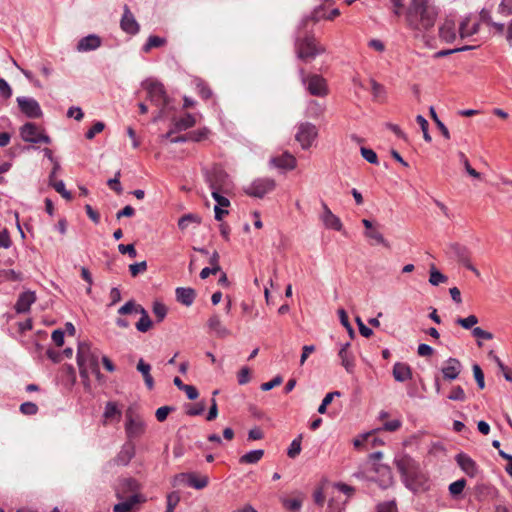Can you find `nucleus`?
Returning a JSON list of instances; mask_svg holds the SVG:
<instances>
[{
	"label": "nucleus",
	"instance_id": "f257e3e1",
	"mask_svg": "<svg viewBox=\"0 0 512 512\" xmlns=\"http://www.w3.org/2000/svg\"><path fill=\"white\" fill-rule=\"evenodd\" d=\"M438 14L432 0H411L405 18L410 29L425 32L434 27Z\"/></svg>",
	"mask_w": 512,
	"mask_h": 512
},
{
	"label": "nucleus",
	"instance_id": "f03ea898",
	"mask_svg": "<svg viewBox=\"0 0 512 512\" xmlns=\"http://www.w3.org/2000/svg\"><path fill=\"white\" fill-rule=\"evenodd\" d=\"M77 365L79 373L84 381L89 380L90 374L99 375V359L98 355L91 350L88 343L82 342L77 348Z\"/></svg>",
	"mask_w": 512,
	"mask_h": 512
},
{
	"label": "nucleus",
	"instance_id": "7ed1b4c3",
	"mask_svg": "<svg viewBox=\"0 0 512 512\" xmlns=\"http://www.w3.org/2000/svg\"><path fill=\"white\" fill-rule=\"evenodd\" d=\"M394 464L401 474V477L409 486L419 481L422 477V471L419 463L406 453H398L394 458Z\"/></svg>",
	"mask_w": 512,
	"mask_h": 512
},
{
	"label": "nucleus",
	"instance_id": "20e7f679",
	"mask_svg": "<svg viewBox=\"0 0 512 512\" xmlns=\"http://www.w3.org/2000/svg\"><path fill=\"white\" fill-rule=\"evenodd\" d=\"M143 89L147 91V97L152 104L157 107H170L171 98L168 96L164 85L156 79H146L141 83Z\"/></svg>",
	"mask_w": 512,
	"mask_h": 512
},
{
	"label": "nucleus",
	"instance_id": "39448f33",
	"mask_svg": "<svg viewBox=\"0 0 512 512\" xmlns=\"http://www.w3.org/2000/svg\"><path fill=\"white\" fill-rule=\"evenodd\" d=\"M298 58L310 61L317 55L324 52V48L319 45L314 36H306L304 39H297L295 43Z\"/></svg>",
	"mask_w": 512,
	"mask_h": 512
},
{
	"label": "nucleus",
	"instance_id": "423d86ee",
	"mask_svg": "<svg viewBox=\"0 0 512 512\" xmlns=\"http://www.w3.org/2000/svg\"><path fill=\"white\" fill-rule=\"evenodd\" d=\"M302 83L307 91L317 97H325L328 94V86L326 80L317 74L306 76L303 69L299 70Z\"/></svg>",
	"mask_w": 512,
	"mask_h": 512
},
{
	"label": "nucleus",
	"instance_id": "0eeeda50",
	"mask_svg": "<svg viewBox=\"0 0 512 512\" xmlns=\"http://www.w3.org/2000/svg\"><path fill=\"white\" fill-rule=\"evenodd\" d=\"M20 136L23 141L33 144H50L51 138L46 135L38 126L32 122H27L20 128Z\"/></svg>",
	"mask_w": 512,
	"mask_h": 512
},
{
	"label": "nucleus",
	"instance_id": "6e6552de",
	"mask_svg": "<svg viewBox=\"0 0 512 512\" xmlns=\"http://www.w3.org/2000/svg\"><path fill=\"white\" fill-rule=\"evenodd\" d=\"M276 183L272 178H258L254 180L244 191L247 195L263 198L275 189Z\"/></svg>",
	"mask_w": 512,
	"mask_h": 512
},
{
	"label": "nucleus",
	"instance_id": "1a4fd4ad",
	"mask_svg": "<svg viewBox=\"0 0 512 512\" xmlns=\"http://www.w3.org/2000/svg\"><path fill=\"white\" fill-rule=\"evenodd\" d=\"M206 179L211 190H221L226 193L230 188L229 176L221 168H213L211 172L207 173Z\"/></svg>",
	"mask_w": 512,
	"mask_h": 512
},
{
	"label": "nucleus",
	"instance_id": "9d476101",
	"mask_svg": "<svg viewBox=\"0 0 512 512\" xmlns=\"http://www.w3.org/2000/svg\"><path fill=\"white\" fill-rule=\"evenodd\" d=\"M180 483H185L189 487L201 490L208 485L209 478L206 475L199 476L194 472L179 473L174 477V485Z\"/></svg>",
	"mask_w": 512,
	"mask_h": 512
},
{
	"label": "nucleus",
	"instance_id": "9b49d317",
	"mask_svg": "<svg viewBox=\"0 0 512 512\" xmlns=\"http://www.w3.org/2000/svg\"><path fill=\"white\" fill-rule=\"evenodd\" d=\"M317 134L318 132L315 125L304 122L299 124L295 138L303 149H308L316 139Z\"/></svg>",
	"mask_w": 512,
	"mask_h": 512
},
{
	"label": "nucleus",
	"instance_id": "f8f14e48",
	"mask_svg": "<svg viewBox=\"0 0 512 512\" xmlns=\"http://www.w3.org/2000/svg\"><path fill=\"white\" fill-rule=\"evenodd\" d=\"M384 441L378 437V430H372L364 433L354 439V448L363 451H369L372 448L383 446Z\"/></svg>",
	"mask_w": 512,
	"mask_h": 512
},
{
	"label": "nucleus",
	"instance_id": "ddd939ff",
	"mask_svg": "<svg viewBox=\"0 0 512 512\" xmlns=\"http://www.w3.org/2000/svg\"><path fill=\"white\" fill-rule=\"evenodd\" d=\"M146 425L139 416H134L132 412L126 413L125 432L128 439H135L145 433Z\"/></svg>",
	"mask_w": 512,
	"mask_h": 512
},
{
	"label": "nucleus",
	"instance_id": "4468645a",
	"mask_svg": "<svg viewBox=\"0 0 512 512\" xmlns=\"http://www.w3.org/2000/svg\"><path fill=\"white\" fill-rule=\"evenodd\" d=\"M20 111L28 118H40L43 115L39 103L31 97L19 96L16 99Z\"/></svg>",
	"mask_w": 512,
	"mask_h": 512
},
{
	"label": "nucleus",
	"instance_id": "2eb2a0df",
	"mask_svg": "<svg viewBox=\"0 0 512 512\" xmlns=\"http://www.w3.org/2000/svg\"><path fill=\"white\" fill-rule=\"evenodd\" d=\"M362 223L365 227L364 236L370 245H383L387 248L390 247L389 243L385 240L382 233L374 223L368 219H363Z\"/></svg>",
	"mask_w": 512,
	"mask_h": 512
},
{
	"label": "nucleus",
	"instance_id": "dca6fc26",
	"mask_svg": "<svg viewBox=\"0 0 512 512\" xmlns=\"http://www.w3.org/2000/svg\"><path fill=\"white\" fill-rule=\"evenodd\" d=\"M116 497L120 502L113 506V512H131L135 505L143 501L142 496L139 493H134L125 497L121 490L116 491Z\"/></svg>",
	"mask_w": 512,
	"mask_h": 512
},
{
	"label": "nucleus",
	"instance_id": "f3484780",
	"mask_svg": "<svg viewBox=\"0 0 512 512\" xmlns=\"http://www.w3.org/2000/svg\"><path fill=\"white\" fill-rule=\"evenodd\" d=\"M450 250L462 265L474 272L476 276L480 275L478 269L471 263V252L466 246L453 244L450 246Z\"/></svg>",
	"mask_w": 512,
	"mask_h": 512
},
{
	"label": "nucleus",
	"instance_id": "a211bd4d",
	"mask_svg": "<svg viewBox=\"0 0 512 512\" xmlns=\"http://www.w3.org/2000/svg\"><path fill=\"white\" fill-rule=\"evenodd\" d=\"M121 29L130 35H136L139 32V24L127 5L124 6V13L120 21Z\"/></svg>",
	"mask_w": 512,
	"mask_h": 512
},
{
	"label": "nucleus",
	"instance_id": "6ab92c4d",
	"mask_svg": "<svg viewBox=\"0 0 512 512\" xmlns=\"http://www.w3.org/2000/svg\"><path fill=\"white\" fill-rule=\"evenodd\" d=\"M455 460L461 470L469 477H475L478 474V465L469 455L459 453L456 455Z\"/></svg>",
	"mask_w": 512,
	"mask_h": 512
},
{
	"label": "nucleus",
	"instance_id": "aec40b11",
	"mask_svg": "<svg viewBox=\"0 0 512 512\" xmlns=\"http://www.w3.org/2000/svg\"><path fill=\"white\" fill-rule=\"evenodd\" d=\"M102 44L101 38L96 34H89L82 37L76 46L78 52H89L98 49Z\"/></svg>",
	"mask_w": 512,
	"mask_h": 512
},
{
	"label": "nucleus",
	"instance_id": "412c9836",
	"mask_svg": "<svg viewBox=\"0 0 512 512\" xmlns=\"http://www.w3.org/2000/svg\"><path fill=\"white\" fill-rule=\"evenodd\" d=\"M443 377L446 380H455L461 372V363L456 358H449L442 368Z\"/></svg>",
	"mask_w": 512,
	"mask_h": 512
},
{
	"label": "nucleus",
	"instance_id": "4be33fe9",
	"mask_svg": "<svg viewBox=\"0 0 512 512\" xmlns=\"http://www.w3.org/2000/svg\"><path fill=\"white\" fill-rule=\"evenodd\" d=\"M270 163L279 169L285 170H292L296 167L295 157L288 152H285L280 156L271 158Z\"/></svg>",
	"mask_w": 512,
	"mask_h": 512
},
{
	"label": "nucleus",
	"instance_id": "5701e85b",
	"mask_svg": "<svg viewBox=\"0 0 512 512\" xmlns=\"http://www.w3.org/2000/svg\"><path fill=\"white\" fill-rule=\"evenodd\" d=\"M36 296L32 291H25L21 293L15 304V310L18 313H26L30 310L31 305L35 302Z\"/></svg>",
	"mask_w": 512,
	"mask_h": 512
},
{
	"label": "nucleus",
	"instance_id": "b1692460",
	"mask_svg": "<svg viewBox=\"0 0 512 512\" xmlns=\"http://www.w3.org/2000/svg\"><path fill=\"white\" fill-rule=\"evenodd\" d=\"M207 325L219 338H226L231 334V331L222 324L220 317L217 314L212 315L208 319Z\"/></svg>",
	"mask_w": 512,
	"mask_h": 512
},
{
	"label": "nucleus",
	"instance_id": "393cba45",
	"mask_svg": "<svg viewBox=\"0 0 512 512\" xmlns=\"http://www.w3.org/2000/svg\"><path fill=\"white\" fill-rule=\"evenodd\" d=\"M322 207L323 213L321 215V220L325 227L339 231L342 227L340 219L331 212V210L324 202H322Z\"/></svg>",
	"mask_w": 512,
	"mask_h": 512
},
{
	"label": "nucleus",
	"instance_id": "a878e982",
	"mask_svg": "<svg viewBox=\"0 0 512 512\" xmlns=\"http://www.w3.org/2000/svg\"><path fill=\"white\" fill-rule=\"evenodd\" d=\"M176 300L182 305L189 307L193 304L196 292L190 287H178L175 290Z\"/></svg>",
	"mask_w": 512,
	"mask_h": 512
},
{
	"label": "nucleus",
	"instance_id": "bb28decb",
	"mask_svg": "<svg viewBox=\"0 0 512 512\" xmlns=\"http://www.w3.org/2000/svg\"><path fill=\"white\" fill-rule=\"evenodd\" d=\"M134 455L135 446L132 442L129 441L122 446L120 452L116 456L115 461L118 465L126 466L129 464Z\"/></svg>",
	"mask_w": 512,
	"mask_h": 512
},
{
	"label": "nucleus",
	"instance_id": "cd10ccee",
	"mask_svg": "<svg viewBox=\"0 0 512 512\" xmlns=\"http://www.w3.org/2000/svg\"><path fill=\"white\" fill-rule=\"evenodd\" d=\"M393 377L398 382H405L412 377V371L408 364L397 362L393 366Z\"/></svg>",
	"mask_w": 512,
	"mask_h": 512
},
{
	"label": "nucleus",
	"instance_id": "c85d7f7f",
	"mask_svg": "<svg viewBox=\"0 0 512 512\" xmlns=\"http://www.w3.org/2000/svg\"><path fill=\"white\" fill-rule=\"evenodd\" d=\"M195 124V117L190 113H186L183 117L178 119L173 118L172 120L173 131L177 132L185 131L193 127Z\"/></svg>",
	"mask_w": 512,
	"mask_h": 512
},
{
	"label": "nucleus",
	"instance_id": "c756f323",
	"mask_svg": "<svg viewBox=\"0 0 512 512\" xmlns=\"http://www.w3.org/2000/svg\"><path fill=\"white\" fill-rule=\"evenodd\" d=\"M136 369L142 374L147 389L152 390L155 384L151 375V365L141 358L137 363Z\"/></svg>",
	"mask_w": 512,
	"mask_h": 512
},
{
	"label": "nucleus",
	"instance_id": "7c9ffc66",
	"mask_svg": "<svg viewBox=\"0 0 512 512\" xmlns=\"http://www.w3.org/2000/svg\"><path fill=\"white\" fill-rule=\"evenodd\" d=\"M479 30V23L473 22L471 23V18L466 17L463 19V21L460 23L459 27V34L461 38L470 37L474 34H476Z\"/></svg>",
	"mask_w": 512,
	"mask_h": 512
},
{
	"label": "nucleus",
	"instance_id": "2f4dec72",
	"mask_svg": "<svg viewBox=\"0 0 512 512\" xmlns=\"http://www.w3.org/2000/svg\"><path fill=\"white\" fill-rule=\"evenodd\" d=\"M439 36L442 40L449 43L455 40V23L452 20H446L439 28Z\"/></svg>",
	"mask_w": 512,
	"mask_h": 512
},
{
	"label": "nucleus",
	"instance_id": "473e14b6",
	"mask_svg": "<svg viewBox=\"0 0 512 512\" xmlns=\"http://www.w3.org/2000/svg\"><path fill=\"white\" fill-rule=\"evenodd\" d=\"M370 85H371V92H372L373 100L378 103L386 102V100H387L386 88L374 79H370Z\"/></svg>",
	"mask_w": 512,
	"mask_h": 512
},
{
	"label": "nucleus",
	"instance_id": "72a5a7b5",
	"mask_svg": "<svg viewBox=\"0 0 512 512\" xmlns=\"http://www.w3.org/2000/svg\"><path fill=\"white\" fill-rule=\"evenodd\" d=\"M350 356V343L346 342L340 345L338 351V357L341 360L342 366L346 369L347 372L352 371V363L349 360Z\"/></svg>",
	"mask_w": 512,
	"mask_h": 512
},
{
	"label": "nucleus",
	"instance_id": "f704fd0d",
	"mask_svg": "<svg viewBox=\"0 0 512 512\" xmlns=\"http://www.w3.org/2000/svg\"><path fill=\"white\" fill-rule=\"evenodd\" d=\"M264 455L263 449H255L251 450L244 455H242L239 459L241 464H256L259 462Z\"/></svg>",
	"mask_w": 512,
	"mask_h": 512
},
{
	"label": "nucleus",
	"instance_id": "c9c22d12",
	"mask_svg": "<svg viewBox=\"0 0 512 512\" xmlns=\"http://www.w3.org/2000/svg\"><path fill=\"white\" fill-rule=\"evenodd\" d=\"M140 489L139 483L133 478H125L120 482V488L124 495L125 492H131V494L138 493Z\"/></svg>",
	"mask_w": 512,
	"mask_h": 512
},
{
	"label": "nucleus",
	"instance_id": "e433bc0d",
	"mask_svg": "<svg viewBox=\"0 0 512 512\" xmlns=\"http://www.w3.org/2000/svg\"><path fill=\"white\" fill-rule=\"evenodd\" d=\"M200 222H201V218L198 215L193 214V213H188V214L183 215L178 220V227L180 230H186L190 224H192V223L200 224Z\"/></svg>",
	"mask_w": 512,
	"mask_h": 512
},
{
	"label": "nucleus",
	"instance_id": "4c0bfd02",
	"mask_svg": "<svg viewBox=\"0 0 512 512\" xmlns=\"http://www.w3.org/2000/svg\"><path fill=\"white\" fill-rule=\"evenodd\" d=\"M120 416L121 411L118 409L117 404L115 402H107L104 409L103 417L106 420H110L116 417L120 418Z\"/></svg>",
	"mask_w": 512,
	"mask_h": 512
},
{
	"label": "nucleus",
	"instance_id": "58836bf2",
	"mask_svg": "<svg viewBox=\"0 0 512 512\" xmlns=\"http://www.w3.org/2000/svg\"><path fill=\"white\" fill-rule=\"evenodd\" d=\"M448 278L434 266L430 269L429 283L433 286H437L441 283L447 282Z\"/></svg>",
	"mask_w": 512,
	"mask_h": 512
},
{
	"label": "nucleus",
	"instance_id": "ea45409f",
	"mask_svg": "<svg viewBox=\"0 0 512 512\" xmlns=\"http://www.w3.org/2000/svg\"><path fill=\"white\" fill-rule=\"evenodd\" d=\"M301 440H302V435L300 434L290 443L288 450H287L288 457L294 459L300 454Z\"/></svg>",
	"mask_w": 512,
	"mask_h": 512
},
{
	"label": "nucleus",
	"instance_id": "a19ab883",
	"mask_svg": "<svg viewBox=\"0 0 512 512\" xmlns=\"http://www.w3.org/2000/svg\"><path fill=\"white\" fill-rule=\"evenodd\" d=\"M166 43V40L164 38H161L159 36H149L147 39V42L143 46L144 52H149L152 48L161 47Z\"/></svg>",
	"mask_w": 512,
	"mask_h": 512
},
{
	"label": "nucleus",
	"instance_id": "79ce46f5",
	"mask_svg": "<svg viewBox=\"0 0 512 512\" xmlns=\"http://www.w3.org/2000/svg\"><path fill=\"white\" fill-rule=\"evenodd\" d=\"M429 112H430V115L432 117V119L434 120L435 124L437 125L438 129L440 130V132L442 133V135L446 138V139H450V133H449V130L447 129V127L444 125V123L442 121H440V119L438 118L437 114H436V111L434 109V107H430L429 109Z\"/></svg>",
	"mask_w": 512,
	"mask_h": 512
},
{
	"label": "nucleus",
	"instance_id": "37998d69",
	"mask_svg": "<svg viewBox=\"0 0 512 512\" xmlns=\"http://www.w3.org/2000/svg\"><path fill=\"white\" fill-rule=\"evenodd\" d=\"M152 311L159 322H161L167 315L166 305L159 301L153 302Z\"/></svg>",
	"mask_w": 512,
	"mask_h": 512
},
{
	"label": "nucleus",
	"instance_id": "c03bdc74",
	"mask_svg": "<svg viewBox=\"0 0 512 512\" xmlns=\"http://www.w3.org/2000/svg\"><path fill=\"white\" fill-rule=\"evenodd\" d=\"M459 161L463 164L466 172L474 177V178H480V173L477 172L474 168L471 167L468 158L465 156L463 152H458Z\"/></svg>",
	"mask_w": 512,
	"mask_h": 512
},
{
	"label": "nucleus",
	"instance_id": "a18cd8bd",
	"mask_svg": "<svg viewBox=\"0 0 512 512\" xmlns=\"http://www.w3.org/2000/svg\"><path fill=\"white\" fill-rule=\"evenodd\" d=\"M466 486V480L464 478L459 479L449 485V492L453 497L460 495Z\"/></svg>",
	"mask_w": 512,
	"mask_h": 512
},
{
	"label": "nucleus",
	"instance_id": "49530a36",
	"mask_svg": "<svg viewBox=\"0 0 512 512\" xmlns=\"http://www.w3.org/2000/svg\"><path fill=\"white\" fill-rule=\"evenodd\" d=\"M464 329H471L478 323V318L475 315H469L466 318H457L455 321Z\"/></svg>",
	"mask_w": 512,
	"mask_h": 512
},
{
	"label": "nucleus",
	"instance_id": "de8ad7c7",
	"mask_svg": "<svg viewBox=\"0 0 512 512\" xmlns=\"http://www.w3.org/2000/svg\"><path fill=\"white\" fill-rule=\"evenodd\" d=\"M180 501L178 492H171L166 497V510L173 512Z\"/></svg>",
	"mask_w": 512,
	"mask_h": 512
},
{
	"label": "nucleus",
	"instance_id": "09e8293b",
	"mask_svg": "<svg viewBox=\"0 0 512 512\" xmlns=\"http://www.w3.org/2000/svg\"><path fill=\"white\" fill-rule=\"evenodd\" d=\"M51 185L63 198L66 200L72 199V194L66 190L63 180H55Z\"/></svg>",
	"mask_w": 512,
	"mask_h": 512
},
{
	"label": "nucleus",
	"instance_id": "8fccbe9b",
	"mask_svg": "<svg viewBox=\"0 0 512 512\" xmlns=\"http://www.w3.org/2000/svg\"><path fill=\"white\" fill-rule=\"evenodd\" d=\"M362 157L370 164H378V156L374 150L366 147L360 148Z\"/></svg>",
	"mask_w": 512,
	"mask_h": 512
},
{
	"label": "nucleus",
	"instance_id": "3c124183",
	"mask_svg": "<svg viewBox=\"0 0 512 512\" xmlns=\"http://www.w3.org/2000/svg\"><path fill=\"white\" fill-rule=\"evenodd\" d=\"M188 134L189 141L200 142L207 138L209 130L207 128L191 131Z\"/></svg>",
	"mask_w": 512,
	"mask_h": 512
},
{
	"label": "nucleus",
	"instance_id": "603ef678",
	"mask_svg": "<svg viewBox=\"0 0 512 512\" xmlns=\"http://www.w3.org/2000/svg\"><path fill=\"white\" fill-rule=\"evenodd\" d=\"M416 122L419 124V126H420V128H421V130L423 132L424 140L426 142H431L432 138H431V135L428 132V127H429L428 121L422 115H417L416 116Z\"/></svg>",
	"mask_w": 512,
	"mask_h": 512
},
{
	"label": "nucleus",
	"instance_id": "864d4df0",
	"mask_svg": "<svg viewBox=\"0 0 512 512\" xmlns=\"http://www.w3.org/2000/svg\"><path fill=\"white\" fill-rule=\"evenodd\" d=\"M152 324L149 315L145 314V317H140L135 326L139 332L145 333L152 327Z\"/></svg>",
	"mask_w": 512,
	"mask_h": 512
},
{
	"label": "nucleus",
	"instance_id": "5fc2aeb1",
	"mask_svg": "<svg viewBox=\"0 0 512 512\" xmlns=\"http://www.w3.org/2000/svg\"><path fill=\"white\" fill-rule=\"evenodd\" d=\"M402 425V422L400 419H393L387 422H384L381 428H378L379 431H388V432H395L397 431Z\"/></svg>",
	"mask_w": 512,
	"mask_h": 512
},
{
	"label": "nucleus",
	"instance_id": "6e6d98bb",
	"mask_svg": "<svg viewBox=\"0 0 512 512\" xmlns=\"http://www.w3.org/2000/svg\"><path fill=\"white\" fill-rule=\"evenodd\" d=\"M283 505L286 509L290 510L291 512H299L302 507V501L297 498L284 499Z\"/></svg>",
	"mask_w": 512,
	"mask_h": 512
},
{
	"label": "nucleus",
	"instance_id": "4d7b16f0",
	"mask_svg": "<svg viewBox=\"0 0 512 512\" xmlns=\"http://www.w3.org/2000/svg\"><path fill=\"white\" fill-rule=\"evenodd\" d=\"M137 304L138 303H136L135 300H129L124 305H122L117 312L119 315L133 314L136 311Z\"/></svg>",
	"mask_w": 512,
	"mask_h": 512
},
{
	"label": "nucleus",
	"instance_id": "13d9d810",
	"mask_svg": "<svg viewBox=\"0 0 512 512\" xmlns=\"http://www.w3.org/2000/svg\"><path fill=\"white\" fill-rule=\"evenodd\" d=\"M474 378L477 382L479 389H484L485 381H484V373L481 367L478 364H474L472 367Z\"/></svg>",
	"mask_w": 512,
	"mask_h": 512
},
{
	"label": "nucleus",
	"instance_id": "bf43d9fd",
	"mask_svg": "<svg viewBox=\"0 0 512 512\" xmlns=\"http://www.w3.org/2000/svg\"><path fill=\"white\" fill-rule=\"evenodd\" d=\"M147 270V262L141 261L129 265V271L132 277H136L138 274L143 273Z\"/></svg>",
	"mask_w": 512,
	"mask_h": 512
},
{
	"label": "nucleus",
	"instance_id": "052dcab7",
	"mask_svg": "<svg viewBox=\"0 0 512 512\" xmlns=\"http://www.w3.org/2000/svg\"><path fill=\"white\" fill-rule=\"evenodd\" d=\"M448 399L453 401H464L466 399L465 392L461 386H455L452 388Z\"/></svg>",
	"mask_w": 512,
	"mask_h": 512
},
{
	"label": "nucleus",
	"instance_id": "680f3d73",
	"mask_svg": "<svg viewBox=\"0 0 512 512\" xmlns=\"http://www.w3.org/2000/svg\"><path fill=\"white\" fill-rule=\"evenodd\" d=\"M498 13L505 17L512 15V0H502L498 6Z\"/></svg>",
	"mask_w": 512,
	"mask_h": 512
},
{
	"label": "nucleus",
	"instance_id": "e2e57ef3",
	"mask_svg": "<svg viewBox=\"0 0 512 512\" xmlns=\"http://www.w3.org/2000/svg\"><path fill=\"white\" fill-rule=\"evenodd\" d=\"M105 128V124L101 121H97L94 125L86 132L85 137L89 140L93 139L96 134L102 132Z\"/></svg>",
	"mask_w": 512,
	"mask_h": 512
},
{
	"label": "nucleus",
	"instance_id": "0e129e2a",
	"mask_svg": "<svg viewBox=\"0 0 512 512\" xmlns=\"http://www.w3.org/2000/svg\"><path fill=\"white\" fill-rule=\"evenodd\" d=\"M196 87H197L199 95L203 99L207 100L212 96V91L205 82L199 80L196 84Z\"/></svg>",
	"mask_w": 512,
	"mask_h": 512
},
{
	"label": "nucleus",
	"instance_id": "69168bd1",
	"mask_svg": "<svg viewBox=\"0 0 512 512\" xmlns=\"http://www.w3.org/2000/svg\"><path fill=\"white\" fill-rule=\"evenodd\" d=\"M221 190H212V197L216 201V205L219 207H228L230 205V201L225 196L221 195Z\"/></svg>",
	"mask_w": 512,
	"mask_h": 512
},
{
	"label": "nucleus",
	"instance_id": "338daca9",
	"mask_svg": "<svg viewBox=\"0 0 512 512\" xmlns=\"http://www.w3.org/2000/svg\"><path fill=\"white\" fill-rule=\"evenodd\" d=\"M20 411L24 415H35L38 412V407L33 402H24L20 405Z\"/></svg>",
	"mask_w": 512,
	"mask_h": 512
},
{
	"label": "nucleus",
	"instance_id": "774afa93",
	"mask_svg": "<svg viewBox=\"0 0 512 512\" xmlns=\"http://www.w3.org/2000/svg\"><path fill=\"white\" fill-rule=\"evenodd\" d=\"M378 512H397V505L395 501H387L378 504L377 506Z\"/></svg>",
	"mask_w": 512,
	"mask_h": 512
}]
</instances>
